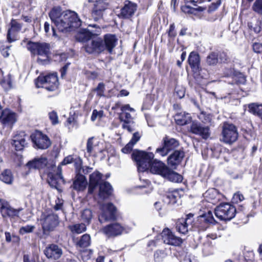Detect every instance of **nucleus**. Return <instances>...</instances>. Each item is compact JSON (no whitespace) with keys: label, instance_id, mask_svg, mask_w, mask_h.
Listing matches in <instances>:
<instances>
[{"label":"nucleus","instance_id":"nucleus-1","mask_svg":"<svg viewBox=\"0 0 262 262\" xmlns=\"http://www.w3.org/2000/svg\"><path fill=\"white\" fill-rule=\"evenodd\" d=\"M52 22L60 32H69L81 25V21L74 11L62 10L60 7H54L49 13Z\"/></svg>","mask_w":262,"mask_h":262},{"label":"nucleus","instance_id":"nucleus-2","mask_svg":"<svg viewBox=\"0 0 262 262\" xmlns=\"http://www.w3.org/2000/svg\"><path fill=\"white\" fill-rule=\"evenodd\" d=\"M132 159L136 162L138 170L145 171L148 169L153 174H158L162 177L168 171V167L161 161L154 160L152 152L135 150L132 155Z\"/></svg>","mask_w":262,"mask_h":262},{"label":"nucleus","instance_id":"nucleus-3","mask_svg":"<svg viewBox=\"0 0 262 262\" xmlns=\"http://www.w3.org/2000/svg\"><path fill=\"white\" fill-rule=\"evenodd\" d=\"M115 35L107 34L103 38L93 36L83 46L86 52L89 54L98 55L105 51L112 53L117 42Z\"/></svg>","mask_w":262,"mask_h":262},{"label":"nucleus","instance_id":"nucleus-4","mask_svg":"<svg viewBox=\"0 0 262 262\" xmlns=\"http://www.w3.org/2000/svg\"><path fill=\"white\" fill-rule=\"evenodd\" d=\"M27 48L33 55H38L37 61L40 64H44L49 61L50 46L45 42L29 41Z\"/></svg>","mask_w":262,"mask_h":262},{"label":"nucleus","instance_id":"nucleus-5","mask_svg":"<svg viewBox=\"0 0 262 262\" xmlns=\"http://www.w3.org/2000/svg\"><path fill=\"white\" fill-rule=\"evenodd\" d=\"M220 141L226 144L231 145L238 138L237 127L233 124L225 122L221 127Z\"/></svg>","mask_w":262,"mask_h":262},{"label":"nucleus","instance_id":"nucleus-6","mask_svg":"<svg viewBox=\"0 0 262 262\" xmlns=\"http://www.w3.org/2000/svg\"><path fill=\"white\" fill-rule=\"evenodd\" d=\"M73 160L74 158L72 156L70 155L64 158L57 167H56L53 165L52 166V168L55 169L54 171H56V173L54 174L52 172H49L48 173V182L51 186L57 187V186L61 183L64 184L65 183L61 173L62 169L61 166L71 163L73 162Z\"/></svg>","mask_w":262,"mask_h":262},{"label":"nucleus","instance_id":"nucleus-7","mask_svg":"<svg viewBox=\"0 0 262 262\" xmlns=\"http://www.w3.org/2000/svg\"><path fill=\"white\" fill-rule=\"evenodd\" d=\"M116 107H120L121 112L119 113V118L121 122H123L122 128L126 129L128 132H132L134 129L131 124L134 123L133 118L129 113L130 112H135L134 108L131 107L129 104L121 105V103L118 102L115 104Z\"/></svg>","mask_w":262,"mask_h":262},{"label":"nucleus","instance_id":"nucleus-8","mask_svg":"<svg viewBox=\"0 0 262 262\" xmlns=\"http://www.w3.org/2000/svg\"><path fill=\"white\" fill-rule=\"evenodd\" d=\"M214 213L221 221H230L235 216L236 209L229 203H223L215 208Z\"/></svg>","mask_w":262,"mask_h":262},{"label":"nucleus","instance_id":"nucleus-9","mask_svg":"<svg viewBox=\"0 0 262 262\" xmlns=\"http://www.w3.org/2000/svg\"><path fill=\"white\" fill-rule=\"evenodd\" d=\"M36 86L43 88L47 91L52 92L58 88V80L56 74H51L45 76H39L37 79Z\"/></svg>","mask_w":262,"mask_h":262},{"label":"nucleus","instance_id":"nucleus-10","mask_svg":"<svg viewBox=\"0 0 262 262\" xmlns=\"http://www.w3.org/2000/svg\"><path fill=\"white\" fill-rule=\"evenodd\" d=\"M137 10V5L128 0H125L117 14L119 18L125 19H130Z\"/></svg>","mask_w":262,"mask_h":262},{"label":"nucleus","instance_id":"nucleus-11","mask_svg":"<svg viewBox=\"0 0 262 262\" xmlns=\"http://www.w3.org/2000/svg\"><path fill=\"white\" fill-rule=\"evenodd\" d=\"M34 147L39 149H47L51 144L49 137L41 132L36 131L30 136Z\"/></svg>","mask_w":262,"mask_h":262},{"label":"nucleus","instance_id":"nucleus-12","mask_svg":"<svg viewBox=\"0 0 262 262\" xmlns=\"http://www.w3.org/2000/svg\"><path fill=\"white\" fill-rule=\"evenodd\" d=\"M100 209L101 213L99 216V221L100 223H102L114 219L116 208L113 204H100Z\"/></svg>","mask_w":262,"mask_h":262},{"label":"nucleus","instance_id":"nucleus-13","mask_svg":"<svg viewBox=\"0 0 262 262\" xmlns=\"http://www.w3.org/2000/svg\"><path fill=\"white\" fill-rule=\"evenodd\" d=\"M41 224L44 230H53L58 224V216L54 214H42L40 219Z\"/></svg>","mask_w":262,"mask_h":262},{"label":"nucleus","instance_id":"nucleus-14","mask_svg":"<svg viewBox=\"0 0 262 262\" xmlns=\"http://www.w3.org/2000/svg\"><path fill=\"white\" fill-rule=\"evenodd\" d=\"M46 256L54 260H58L63 254L62 248L55 244H51L47 246L43 251Z\"/></svg>","mask_w":262,"mask_h":262},{"label":"nucleus","instance_id":"nucleus-15","mask_svg":"<svg viewBox=\"0 0 262 262\" xmlns=\"http://www.w3.org/2000/svg\"><path fill=\"white\" fill-rule=\"evenodd\" d=\"M162 239L165 244L179 246L182 243V239L174 235L168 228L164 229L161 233Z\"/></svg>","mask_w":262,"mask_h":262},{"label":"nucleus","instance_id":"nucleus-16","mask_svg":"<svg viewBox=\"0 0 262 262\" xmlns=\"http://www.w3.org/2000/svg\"><path fill=\"white\" fill-rule=\"evenodd\" d=\"M190 130L192 133L199 135L205 139H207L210 135L209 127L198 122L193 121L192 123Z\"/></svg>","mask_w":262,"mask_h":262},{"label":"nucleus","instance_id":"nucleus-17","mask_svg":"<svg viewBox=\"0 0 262 262\" xmlns=\"http://www.w3.org/2000/svg\"><path fill=\"white\" fill-rule=\"evenodd\" d=\"M123 230V227L117 223L108 225L101 229L102 233L108 237L119 235L122 233Z\"/></svg>","mask_w":262,"mask_h":262},{"label":"nucleus","instance_id":"nucleus-18","mask_svg":"<svg viewBox=\"0 0 262 262\" xmlns=\"http://www.w3.org/2000/svg\"><path fill=\"white\" fill-rule=\"evenodd\" d=\"M10 28L7 33V39L9 42H12L17 39V33L20 32L22 25L16 20L12 19L10 22Z\"/></svg>","mask_w":262,"mask_h":262},{"label":"nucleus","instance_id":"nucleus-19","mask_svg":"<svg viewBox=\"0 0 262 262\" xmlns=\"http://www.w3.org/2000/svg\"><path fill=\"white\" fill-rule=\"evenodd\" d=\"M185 154L183 150H175L167 159L168 165L171 167L177 166L181 162Z\"/></svg>","mask_w":262,"mask_h":262},{"label":"nucleus","instance_id":"nucleus-20","mask_svg":"<svg viewBox=\"0 0 262 262\" xmlns=\"http://www.w3.org/2000/svg\"><path fill=\"white\" fill-rule=\"evenodd\" d=\"M0 119L5 125H12L16 121V115L10 110L5 109L3 111Z\"/></svg>","mask_w":262,"mask_h":262},{"label":"nucleus","instance_id":"nucleus-21","mask_svg":"<svg viewBox=\"0 0 262 262\" xmlns=\"http://www.w3.org/2000/svg\"><path fill=\"white\" fill-rule=\"evenodd\" d=\"M23 210L22 208H19L17 209H14L10 206L7 202L3 204L1 207V211L3 216L6 215L11 217L18 216L19 212Z\"/></svg>","mask_w":262,"mask_h":262},{"label":"nucleus","instance_id":"nucleus-22","mask_svg":"<svg viewBox=\"0 0 262 262\" xmlns=\"http://www.w3.org/2000/svg\"><path fill=\"white\" fill-rule=\"evenodd\" d=\"M48 163L47 159L45 157L35 158L34 160L28 162L26 165L29 169H41L47 166Z\"/></svg>","mask_w":262,"mask_h":262},{"label":"nucleus","instance_id":"nucleus-23","mask_svg":"<svg viewBox=\"0 0 262 262\" xmlns=\"http://www.w3.org/2000/svg\"><path fill=\"white\" fill-rule=\"evenodd\" d=\"M26 136V135L24 132H21L14 137L12 144L15 147L16 150H22L27 145Z\"/></svg>","mask_w":262,"mask_h":262},{"label":"nucleus","instance_id":"nucleus-24","mask_svg":"<svg viewBox=\"0 0 262 262\" xmlns=\"http://www.w3.org/2000/svg\"><path fill=\"white\" fill-rule=\"evenodd\" d=\"M113 188L111 184L107 182L99 184V196L100 199L104 200L111 195Z\"/></svg>","mask_w":262,"mask_h":262},{"label":"nucleus","instance_id":"nucleus-25","mask_svg":"<svg viewBox=\"0 0 262 262\" xmlns=\"http://www.w3.org/2000/svg\"><path fill=\"white\" fill-rule=\"evenodd\" d=\"M102 178V174L98 171H95L90 176L88 192L92 193L94 189L99 183Z\"/></svg>","mask_w":262,"mask_h":262},{"label":"nucleus","instance_id":"nucleus-26","mask_svg":"<svg viewBox=\"0 0 262 262\" xmlns=\"http://www.w3.org/2000/svg\"><path fill=\"white\" fill-rule=\"evenodd\" d=\"M206 202L215 204L220 200V194L216 189L214 188L209 189L203 194Z\"/></svg>","mask_w":262,"mask_h":262},{"label":"nucleus","instance_id":"nucleus-27","mask_svg":"<svg viewBox=\"0 0 262 262\" xmlns=\"http://www.w3.org/2000/svg\"><path fill=\"white\" fill-rule=\"evenodd\" d=\"M88 182L85 177L82 174L77 175L76 180L74 181L72 187L73 189L78 191H82L86 187Z\"/></svg>","mask_w":262,"mask_h":262},{"label":"nucleus","instance_id":"nucleus-28","mask_svg":"<svg viewBox=\"0 0 262 262\" xmlns=\"http://www.w3.org/2000/svg\"><path fill=\"white\" fill-rule=\"evenodd\" d=\"M175 120L177 124L184 125L191 122V117L188 113L181 112L176 115Z\"/></svg>","mask_w":262,"mask_h":262},{"label":"nucleus","instance_id":"nucleus-29","mask_svg":"<svg viewBox=\"0 0 262 262\" xmlns=\"http://www.w3.org/2000/svg\"><path fill=\"white\" fill-rule=\"evenodd\" d=\"M164 175L163 178L174 183H180L182 182L183 179L182 176L171 170L169 168H168V171Z\"/></svg>","mask_w":262,"mask_h":262},{"label":"nucleus","instance_id":"nucleus-30","mask_svg":"<svg viewBox=\"0 0 262 262\" xmlns=\"http://www.w3.org/2000/svg\"><path fill=\"white\" fill-rule=\"evenodd\" d=\"M163 144L165 145L169 151L178 147L179 145V143L178 140L174 138H169L168 136H165L163 138Z\"/></svg>","mask_w":262,"mask_h":262},{"label":"nucleus","instance_id":"nucleus-31","mask_svg":"<svg viewBox=\"0 0 262 262\" xmlns=\"http://www.w3.org/2000/svg\"><path fill=\"white\" fill-rule=\"evenodd\" d=\"M200 60L199 54L194 52L190 53L188 58V62L192 69L196 70L199 68Z\"/></svg>","mask_w":262,"mask_h":262},{"label":"nucleus","instance_id":"nucleus-32","mask_svg":"<svg viewBox=\"0 0 262 262\" xmlns=\"http://www.w3.org/2000/svg\"><path fill=\"white\" fill-rule=\"evenodd\" d=\"M0 180L7 184H11L13 181V176L9 169L4 170L0 174Z\"/></svg>","mask_w":262,"mask_h":262},{"label":"nucleus","instance_id":"nucleus-33","mask_svg":"<svg viewBox=\"0 0 262 262\" xmlns=\"http://www.w3.org/2000/svg\"><path fill=\"white\" fill-rule=\"evenodd\" d=\"M93 36L89 31L86 30H81L77 33L75 37L78 41L83 42L85 44L86 43L87 40Z\"/></svg>","mask_w":262,"mask_h":262},{"label":"nucleus","instance_id":"nucleus-34","mask_svg":"<svg viewBox=\"0 0 262 262\" xmlns=\"http://www.w3.org/2000/svg\"><path fill=\"white\" fill-rule=\"evenodd\" d=\"M189 225H190L183 220L179 219L176 223V229L180 233L185 235L188 232Z\"/></svg>","mask_w":262,"mask_h":262},{"label":"nucleus","instance_id":"nucleus-35","mask_svg":"<svg viewBox=\"0 0 262 262\" xmlns=\"http://www.w3.org/2000/svg\"><path fill=\"white\" fill-rule=\"evenodd\" d=\"M249 112L262 119V104L251 103L249 104Z\"/></svg>","mask_w":262,"mask_h":262},{"label":"nucleus","instance_id":"nucleus-36","mask_svg":"<svg viewBox=\"0 0 262 262\" xmlns=\"http://www.w3.org/2000/svg\"><path fill=\"white\" fill-rule=\"evenodd\" d=\"M179 198L177 191H173L168 193L164 198V201L167 204H174L177 203L178 198Z\"/></svg>","mask_w":262,"mask_h":262},{"label":"nucleus","instance_id":"nucleus-37","mask_svg":"<svg viewBox=\"0 0 262 262\" xmlns=\"http://www.w3.org/2000/svg\"><path fill=\"white\" fill-rule=\"evenodd\" d=\"M69 229L73 233L80 234L86 230V226L84 224H77L69 226Z\"/></svg>","mask_w":262,"mask_h":262},{"label":"nucleus","instance_id":"nucleus-38","mask_svg":"<svg viewBox=\"0 0 262 262\" xmlns=\"http://www.w3.org/2000/svg\"><path fill=\"white\" fill-rule=\"evenodd\" d=\"M218 62V54L212 52L208 54L206 57V63L209 66H214Z\"/></svg>","mask_w":262,"mask_h":262},{"label":"nucleus","instance_id":"nucleus-39","mask_svg":"<svg viewBox=\"0 0 262 262\" xmlns=\"http://www.w3.org/2000/svg\"><path fill=\"white\" fill-rule=\"evenodd\" d=\"M94 137L89 138L86 143V151L89 155H91L93 152L95 151L97 144L94 142Z\"/></svg>","mask_w":262,"mask_h":262},{"label":"nucleus","instance_id":"nucleus-40","mask_svg":"<svg viewBox=\"0 0 262 262\" xmlns=\"http://www.w3.org/2000/svg\"><path fill=\"white\" fill-rule=\"evenodd\" d=\"M1 84L6 91L11 89L12 84L11 75L9 74L7 77H4L1 81Z\"/></svg>","mask_w":262,"mask_h":262},{"label":"nucleus","instance_id":"nucleus-41","mask_svg":"<svg viewBox=\"0 0 262 262\" xmlns=\"http://www.w3.org/2000/svg\"><path fill=\"white\" fill-rule=\"evenodd\" d=\"M209 237H210L212 239L216 238V236L214 235H208L207 237V241L203 245V252L207 255L209 254L210 252V249L211 248V242L209 241Z\"/></svg>","mask_w":262,"mask_h":262},{"label":"nucleus","instance_id":"nucleus-42","mask_svg":"<svg viewBox=\"0 0 262 262\" xmlns=\"http://www.w3.org/2000/svg\"><path fill=\"white\" fill-rule=\"evenodd\" d=\"M91 237L89 234H85L82 236L78 243V245L81 247H86L90 245Z\"/></svg>","mask_w":262,"mask_h":262},{"label":"nucleus","instance_id":"nucleus-43","mask_svg":"<svg viewBox=\"0 0 262 262\" xmlns=\"http://www.w3.org/2000/svg\"><path fill=\"white\" fill-rule=\"evenodd\" d=\"M92 216L93 215L92 211L90 209H84L82 211L81 213V217L82 220L85 223H87L88 224L90 223L92 218Z\"/></svg>","mask_w":262,"mask_h":262},{"label":"nucleus","instance_id":"nucleus-44","mask_svg":"<svg viewBox=\"0 0 262 262\" xmlns=\"http://www.w3.org/2000/svg\"><path fill=\"white\" fill-rule=\"evenodd\" d=\"M106 8L107 5L103 0H96L93 9L103 12Z\"/></svg>","mask_w":262,"mask_h":262},{"label":"nucleus","instance_id":"nucleus-45","mask_svg":"<svg viewBox=\"0 0 262 262\" xmlns=\"http://www.w3.org/2000/svg\"><path fill=\"white\" fill-rule=\"evenodd\" d=\"M105 84L103 82L99 83L97 86L93 90V92H96L97 96L99 97L104 96Z\"/></svg>","mask_w":262,"mask_h":262},{"label":"nucleus","instance_id":"nucleus-46","mask_svg":"<svg viewBox=\"0 0 262 262\" xmlns=\"http://www.w3.org/2000/svg\"><path fill=\"white\" fill-rule=\"evenodd\" d=\"M35 228V226L31 225H28L25 226H22L19 230V233L22 235L32 233L33 232Z\"/></svg>","mask_w":262,"mask_h":262},{"label":"nucleus","instance_id":"nucleus-47","mask_svg":"<svg viewBox=\"0 0 262 262\" xmlns=\"http://www.w3.org/2000/svg\"><path fill=\"white\" fill-rule=\"evenodd\" d=\"M202 217L204 219V221L207 223L214 224L216 223L213 217L212 212L211 211H208L207 213L203 214Z\"/></svg>","mask_w":262,"mask_h":262},{"label":"nucleus","instance_id":"nucleus-48","mask_svg":"<svg viewBox=\"0 0 262 262\" xmlns=\"http://www.w3.org/2000/svg\"><path fill=\"white\" fill-rule=\"evenodd\" d=\"M252 9L257 13L262 14V0H256L254 3Z\"/></svg>","mask_w":262,"mask_h":262},{"label":"nucleus","instance_id":"nucleus-49","mask_svg":"<svg viewBox=\"0 0 262 262\" xmlns=\"http://www.w3.org/2000/svg\"><path fill=\"white\" fill-rule=\"evenodd\" d=\"M49 117L53 125H56L58 123V117L57 113L55 111H52L49 113Z\"/></svg>","mask_w":262,"mask_h":262},{"label":"nucleus","instance_id":"nucleus-50","mask_svg":"<svg viewBox=\"0 0 262 262\" xmlns=\"http://www.w3.org/2000/svg\"><path fill=\"white\" fill-rule=\"evenodd\" d=\"M103 116V111H98L96 110H94L93 111L92 115L91 116V120L93 121H95L97 119H100Z\"/></svg>","mask_w":262,"mask_h":262},{"label":"nucleus","instance_id":"nucleus-51","mask_svg":"<svg viewBox=\"0 0 262 262\" xmlns=\"http://www.w3.org/2000/svg\"><path fill=\"white\" fill-rule=\"evenodd\" d=\"M103 13V11L93 9L92 16L95 20L97 21L102 18Z\"/></svg>","mask_w":262,"mask_h":262},{"label":"nucleus","instance_id":"nucleus-52","mask_svg":"<svg viewBox=\"0 0 262 262\" xmlns=\"http://www.w3.org/2000/svg\"><path fill=\"white\" fill-rule=\"evenodd\" d=\"M244 200V195L239 192L235 193L232 198V202L234 203H238Z\"/></svg>","mask_w":262,"mask_h":262},{"label":"nucleus","instance_id":"nucleus-53","mask_svg":"<svg viewBox=\"0 0 262 262\" xmlns=\"http://www.w3.org/2000/svg\"><path fill=\"white\" fill-rule=\"evenodd\" d=\"M44 30L45 32L49 35L51 34L54 36L56 35L54 27H52L51 31H50V24L48 22H46L44 24Z\"/></svg>","mask_w":262,"mask_h":262},{"label":"nucleus","instance_id":"nucleus-54","mask_svg":"<svg viewBox=\"0 0 262 262\" xmlns=\"http://www.w3.org/2000/svg\"><path fill=\"white\" fill-rule=\"evenodd\" d=\"M169 151L164 144H163V146L162 147L158 148L156 149V152L162 156H166Z\"/></svg>","mask_w":262,"mask_h":262},{"label":"nucleus","instance_id":"nucleus-55","mask_svg":"<svg viewBox=\"0 0 262 262\" xmlns=\"http://www.w3.org/2000/svg\"><path fill=\"white\" fill-rule=\"evenodd\" d=\"M253 50L256 53H262V44L259 42H254L252 45Z\"/></svg>","mask_w":262,"mask_h":262},{"label":"nucleus","instance_id":"nucleus-56","mask_svg":"<svg viewBox=\"0 0 262 262\" xmlns=\"http://www.w3.org/2000/svg\"><path fill=\"white\" fill-rule=\"evenodd\" d=\"M199 118L200 120L202 121V122H203L204 123L209 122L211 120L209 115H206L204 113H202L200 114V115L199 116Z\"/></svg>","mask_w":262,"mask_h":262},{"label":"nucleus","instance_id":"nucleus-57","mask_svg":"<svg viewBox=\"0 0 262 262\" xmlns=\"http://www.w3.org/2000/svg\"><path fill=\"white\" fill-rule=\"evenodd\" d=\"M141 138V135L139 132H136L134 133L133 137L129 142L134 145L137 143Z\"/></svg>","mask_w":262,"mask_h":262},{"label":"nucleus","instance_id":"nucleus-58","mask_svg":"<svg viewBox=\"0 0 262 262\" xmlns=\"http://www.w3.org/2000/svg\"><path fill=\"white\" fill-rule=\"evenodd\" d=\"M168 36L171 38H174L177 35V33L175 31V26L174 24L170 25L168 30Z\"/></svg>","mask_w":262,"mask_h":262},{"label":"nucleus","instance_id":"nucleus-59","mask_svg":"<svg viewBox=\"0 0 262 262\" xmlns=\"http://www.w3.org/2000/svg\"><path fill=\"white\" fill-rule=\"evenodd\" d=\"M133 146L134 145L129 142L122 149V151L123 153L127 154L132 150Z\"/></svg>","mask_w":262,"mask_h":262},{"label":"nucleus","instance_id":"nucleus-60","mask_svg":"<svg viewBox=\"0 0 262 262\" xmlns=\"http://www.w3.org/2000/svg\"><path fill=\"white\" fill-rule=\"evenodd\" d=\"M133 146L134 145L129 142L122 149V151L123 153L127 154L132 150Z\"/></svg>","mask_w":262,"mask_h":262},{"label":"nucleus","instance_id":"nucleus-61","mask_svg":"<svg viewBox=\"0 0 262 262\" xmlns=\"http://www.w3.org/2000/svg\"><path fill=\"white\" fill-rule=\"evenodd\" d=\"M193 214L192 213H189L186 215V217L185 219H181L183 220L184 222L187 223L188 224L191 225L192 222H193Z\"/></svg>","mask_w":262,"mask_h":262},{"label":"nucleus","instance_id":"nucleus-62","mask_svg":"<svg viewBox=\"0 0 262 262\" xmlns=\"http://www.w3.org/2000/svg\"><path fill=\"white\" fill-rule=\"evenodd\" d=\"M183 262H198V260L194 256H186Z\"/></svg>","mask_w":262,"mask_h":262},{"label":"nucleus","instance_id":"nucleus-63","mask_svg":"<svg viewBox=\"0 0 262 262\" xmlns=\"http://www.w3.org/2000/svg\"><path fill=\"white\" fill-rule=\"evenodd\" d=\"M260 24V21L257 22L255 26L253 28V30L256 33H259L261 31Z\"/></svg>","mask_w":262,"mask_h":262},{"label":"nucleus","instance_id":"nucleus-64","mask_svg":"<svg viewBox=\"0 0 262 262\" xmlns=\"http://www.w3.org/2000/svg\"><path fill=\"white\" fill-rule=\"evenodd\" d=\"M220 57L222 62L227 61L229 59L227 54L224 52L221 53Z\"/></svg>","mask_w":262,"mask_h":262}]
</instances>
